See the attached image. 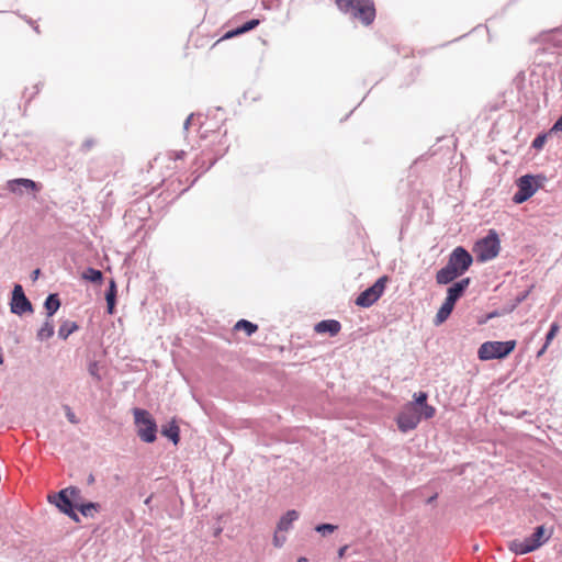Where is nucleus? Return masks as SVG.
Wrapping results in <instances>:
<instances>
[{"instance_id":"nucleus-1","label":"nucleus","mask_w":562,"mask_h":562,"mask_svg":"<svg viewBox=\"0 0 562 562\" xmlns=\"http://www.w3.org/2000/svg\"><path fill=\"white\" fill-rule=\"evenodd\" d=\"M552 532L547 531L544 526H538L535 531L525 539H514L509 542V550L518 555H524L539 549L551 537Z\"/></svg>"},{"instance_id":"nucleus-2","label":"nucleus","mask_w":562,"mask_h":562,"mask_svg":"<svg viewBox=\"0 0 562 562\" xmlns=\"http://www.w3.org/2000/svg\"><path fill=\"white\" fill-rule=\"evenodd\" d=\"M338 8L351 18L369 25L375 18V8L372 0H336Z\"/></svg>"},{"instance_id":"nucleus-3","label":"nucleus","mask_w":562,"mask_h":562,"mask_svg":"<svg viewBox=\"0 0 562 562\" xmlns=\"http://www.w3.org/2000/svg\"><path fill=\"white\" fill-rule=\"evenodd\" d=\"M470 278H464L458 282L452 283V285L448 288L445 302L438 310L435 317L436 325H440L448 319L454 308L456 303L459 301V299L462 297L465 290L470 285Z\"/></svg>"},{"instance_id":"nucleus-4","label":"nucleus","mask_w":562,"mask_h":562,"mask_svg":"<svg viewBox=\"0 0 562 562\" xmlns=\"http://www.w3.org/2000/svg\"><path fill=\"white\" fill-rule=\"evenodd\" d=\"M133 415L140 440L147 443L154 442L157 438V424L150 413L143 408H134Z\"/></svg>"},{"instance_id":"nucleus-5","label":"nucleus","mask_w":562,"mask_h":562,"mask_svg":"<svg viewBox=\"0 0 562 562\" xmlns=\"http://www.w3.org/2000/svg\"><path fill=\"white\" fill-rule=\"evenodd\" d=\"M501 250V241L495 231L490 233L474 245V252L480 262H486L497 257Z\"/></svg>"},{"instance_id":"nucleus-6","label":"nucleus","mask_w":562,"mask_h":562,"mask_svg":"<svg viewBox=\"0 0 562 562\" xmlns=\"http://www.w3.org/2000/svg\"><path fill=\"white\" fill-rule=\"evenodd\" d=\"M515 347V340L485 341L480 346L477 356L481 360L503 359L507 357Z\"/></svg>"},{"instance_id":"nucleus-7","label":"nucleus","mask_w":562,"mask_h":562,"mask_svg":"<svg viewBox=\"0 0 562 562\" xmlns=\"http://www.w3.org/2000/svg\"><path fill=\"white\" fill-rule=\"evenodd\" d=\"M386 282V276L379 278L371 286L358 295L356 304L361 307H370L373 305L383 294Z\"/></svg>"},{"instance_id":"nucleus-8","label":"nucleus","mask_w":562,"mask_h":562,"mask_svg":"<svg viewBox=\"0 0 562 562\" xmlns=\"http://www.w3.org/2000/svg\"><path fill=\"white\" fill-rule=\"evenodd\" d=\"M48 501L54 504L61 513L67 515L70 519H72L75 522H79L80 518L78 514L76 513V506L72 503V499H70L69 495L67 494V491L65 488L60 490L58 493L54 494L53 496H48Z\"/></svg>"},{"instance_id":"nucleus-9","label":"nucleus","mask_w":562,"mask_h":562,"mask_svg":"<svg viewBox=\"0 0 562 562\" xmlns=\"http://www.w3.org/2000/svg\"><path fill=\"white\" fill-rule=\"evenodd\" d=\"M420 423V415L413 405L405 404L396 417V424L402 432L415 429Z\"/></svg>"},{"instance_id":"nucleus-10","label":"nucleus","mask_w":562,"mask_h":562,"mask_svg":"<svg viewBox=\"0 0 562 562\" xmlns=\"http://www.w3.org/2000/svg\"><path fill=\"white\" fill-rule=\"evenodd\" d=\"M538 186L535 184V177L531 175L521 176L517 180V191L513 196L516 204H521L530 199L537 191Z\"/></svg>"},{"instance_id":"nucleus-11","label":"nucleus","mask_w":562,"mask_h":562,"mask_svg":"<svg viewBox=\"0 0 562 562\" xmlns=\"http://www.w3.org/2000/svg\"><path fill=\"white\" fill-rule=\"evenodd\" d=\"M472 262L473 258L471 254L461 246L454 248L448 259V263L456 268L460 276L468 271Z\"/></svg>"},{"instance_id":"nucleus-12","label":"nucleus","mask_w":562,"mask_h":562,"mask_svg":"<svg viewBox=\"0 0 562 562\" xmlns=\"http://www.w3.org/2000/svg\"><path fill=\"white\" fill-rule=\"evenodd\" d=\"M32 304L25 296L22 285L15 284L12 291L11 312L22 315L25 312H32Z\"/></svg>"},{"instance_id":"nucleus-13","label":"nucleus","mask_w":562,"mask_h":562,"mask_svg":"<svg viewBox=\"0 0 562 562\" xmlns=\"http://www.w3.org/2000/svg\"><path fill=\"white\" fill-rule=\"evenodd\" d=\"M7 188L12 193L21 195L24 191L38 192L42 189V186L31 179L18 178L9 180L7 182Z\"/></svg>"},{"instance_id":"nucleus-14","label":"nucleus","mask_w":562,"mask_h":562,"mask_svg":"<svg viewBox=\"0 0 562 562\" xmlns=\"http://www.w3.org/2000/svg\"><path fill=\"white\" fill-rule=\"evenodd\" d=\"M460 277L459 272L456 268L451 267L448 262L447 265L437 271L436 281L438 284H449L453 280Z\"/></svg>"},{"instance_id":"nucleus-15","label":"nucleus","mask_w":562,"mask_h":562,"mask_svg":"<svg viewBox=\"0 0 562 562\" xmlns=\"http://www.w3.org/2000/svg\"><path fill=\"white\" fill-rule=\"evenodd\" d=\"M314 329L318 334L327 333L330 336H336L340 331L341 325L336 319H325L317 323Z\"/></svg>"},{"instance_id":"nucleus-16","label":"nucleus","mask_w":562,"mask_h":562,"mask_svg":"<svg viewBox=\"0 0 562 562\" xmlns=\"http://www.w3.org/2000/svg\"><path fill=\"white\" fill-rule=\"evenodd\" d=\"M299 519V513L294 509L288 510L278 522V531H288L291 529L293 521Z\"/></svg>"},{"instance_id":"nucleus-17","label":"nucleus","mask_w":562,"mask_h":562,"mask_svg":"<svg viewBox=\"0 0 562 562\" xmlns=\"http://www.w3.org/2000/svg\"><path fill=\"white\" fill-rule=\"evenodd\" d=\"M116 293H117L116 283L112 279L110 281L109 289L106 290V293H105L106 310H108L109 314L114 313V308H115V304H116Z\"/></svg>"},{"instance_id":"nucleus-18","label":"nucleus","mask_w":562,"mask_h":562,"mask_svg":"<svg viewBox=\"0 0 562 562\" xmlns=\"http://www.w3.org/2000/svg\"><path fill=\"white\" fill-rule=\"evenodd\" d=\"M258 25H259V20H257V19L249 20L246 23L241 24L240 26L227 32L226 35L224 36V38H229V37H233L236 35L247 33V32L256 29Z\"/></svg>"},{"instance_id":"nucleus-19","label":"nucleus","mask_w":562,"mask_h":562,"mask_svg":"<svg viewBox=\"0 0 562 562\" xmlns=\"http://www.w3.org/2000/svg\"><path fill=\"white\" fill-rule=\"evenodd\" d=\"M161 434L162 436L170 439L175 445H177L180 440V429L175 422L164 426L161 429Z\"/></svg>"},{"instance_id":"nucleus-20","label":"nucleus","mask_w":562,"mask_h":562,"mask_svg":"<svg viewBox=\"0 0 562 562\" xmlns=\"http://www.w3.org/2000/svg\"><path fill=\"white\" fill-rule=\"evenodd\" d=\"M44 306L47 311V316L52 317L60 307V300L58 297V294H49L44 302Z\"/></svg>"},{"instance_id":"nucleus-21","label":"nucleus","mask_w":562,"mask_h":562,"mask_svg":"<svg viewBox=\"0 0 562 562\" xmlns=\"http://www.w3.org/2000/svg\"><path fill=\"white\" fill-rule=\"evenodd\" d=\"M77 509L85 517L93 518L94 514L101 509V505L99 503H93V502L81 503L80 505H78Z\"/></svg>"},{"instance_id":"nucleus-22","label":"nucleus","mask_w":562,"mask_h":562,"mask_svg":"<svg viewBox=\"0 0 562 562\" xmlns=\"http://www.w3.org/2000/svg\"><path fill=\"white\" fill-rule=\"evenodd\" d=\"M81 278L86 281L98 284L102 282L103 273L102 271L90 267L82 272Z\"/></svg>"},{"instance_id":"nucleus-23","label":"nucleus","mask_w":562,"mask_h":562,"mask_svg":"<svg viewBox=\"0 0 562 562\" xmlns=\"http://www.w3.org/2000/svg\"><path fill=\"white\" fill-rule=\"evenodd\" d=\"M78 329V325L76 322L65 321L58 329V336L61 339H67L69 335L75 333Z\"/></svg>"},{"instance_id":"nucleus-24","label":"nucleus","mask_w":562,"mask_h":562,"mask_svg":"<svg viewBox=\"0 0 562 562\" xmlns=\"http://www.w3.org/2000/svg\"><path fill=\"white\" fill-rule=\"evenodd\" d=\"M236 330H244L247 336H251L258 329V326L247 319H239L234 327Z\"/></svg>"},{"instance_id":"nucleus-25","label":"nucleus","mask_w":562,"mask_h":562,"mask_svg":"<svg viewBox=\"0 0 562 562\" xmlns=\"http://www.w3.org/2000/svg\"><path fill=\"white\" fill-rule=\"evenodd\" d=\"M53 335H54V325L52 324V322L46 321L42 325L40 330L37 331V338L40 340H46V339L50 338Z\"/></svg>"},{"instance_id":"nucleus-26","label":"nucleus","mask_w":562,"mask_h":562,"mask_svg":"<svg viewBox=\"0 0 562 562\" xmlns=\"http://www.w3.org/2000/svg\"><path fill=\"white\" fill-rule=\"evenodd\" d=\"M414 401L408 402L407 405H413V407L418 411L419 407L427 404L428 394L426 392H418L414 394Z\"/></svg>"},{"instance_id":"nucleus-27","label":"nucleus","mask_w":562,"mask_h":562,"mask_svg":"<svg viewBox=\"0 0 562 562\" xmlns=\"http://www.w3.org/2000/svg\"><path fill=\"white\" fill-rule=\"evenodd\" d=\"M65 491H67V494L69 495L70 499H72L75 506L78 507V505L81 504V491L76 486L66 487Z\"/></svg>"},{"instance_id":"nucleus-28","label":"nucleus","mask_w":562,"mask_h":562,"mask_svg":"<svg viewBox=\"0 0 562 562\" xmlns=\"http://www.w3.org/2000/svg\"><path fill=\"white\" fill-rule=\"evenodd\" d=\"M418 414L420 415V420L424 419H430L436 414V408L431 405L425 404L422 407L418 408Z\"/></svg>"},{"instance_id":"nucleus-29","label":"nucleus","mask_w":562,"mask_h":562,"mask_svg":"<svg viewBox=\"0 0 562 562\" xmlns=\"http://www.w3.org/2000/svg\"><path fill=\"white\" fill-rule=\"evenodd\" d=\"M338 529V526L333 524H319L315 527V530L321 533L323 537H326L330 533H333L335 530Z\"/></svg>"},{"instance_id":"nucleus-30","label":"nucleus","mask_w":562,"mask_h":562,"mask_svg":"<svg viewBox=\"0 0 562 562\" xmlns=\"http://www.w3.org/2000/svg\"><path fill=\"white\" fill-rule=\"evenodd\" d=\"M558 331H559V325L557 323H552L549 331L546 335L544 348H548V346L550 345L551 340L555 337Z\"/></svg>"},{"instance_id":"nucleus-31","label":"nucleus","mask_w":562,"mask_h":562,"mask_svg":"<svg viewBox=\"0 0 562 562\" xmlns=\"http://www.w3.org/2000/svg\"><path fill=\"white\" fill-rule=\"evenodd\" d=\"M88 372L97 381L101 380V375L99 374V363L97 361H90L88 366Z\"/></svg>"},{"instance_id":"nucleus-32","label":"nucleus","mask_w":562,"mask_h":562,"mask_svg":"<svg viewBox=\"0 0 562 562\" xmlns=\"http://www.w3.org/2000/svg\"><path fill=\"white\" fill-rule=\"evenodd\" d=\"M546 140H547V135L540 134L532 140V147L536 149H541L543 147Z\"/></svg>"},{"instance_id":"nucleus-33","label":"nucleus","mask_w":562,"mask_h":562,"mask_svg":"<svg viewBox=\"0 0 562 562\" xmlns=\"http://www.w3.org/2000/svg\"><path fill=\"white\" fill-rule=\"evenodd\" d=\"M64 409H65V414H66L67 419L71 424H78L79 423L77 416L75 415V413L72 412V409L68 405H65Z\"/></svg>"},{"instance_id":"nucleus-34","label":"nucleus","mask_w":562,"mask_h":562,"mask_svg":"<svg viewBox=\"0 0 562 562\" xmlns=\"http://www.w3.org/2000/svg\"><path fill=\"white\" fill-rule=\"evenodd\" d=\"M94 145H95V140L93 138H87L81 144V151L82 153H88Z\"/></svg>"},{"instance_id":"nucleus-35","label":"nucleus","mask_w":562,"mask_h":562,"mask_svg":"<svg viewBox=\"0 0 562 562\" xmlns=\"http://www.w3.org/2000/svg\"><path fill=\"white\" fill-rule=\"evenodd\" d=\"M278 532H279V531L277 530V532L274 533V537H273V544H274L276 547L280 548V547H282V546H283V543L285 542V537H284V536H282V537H281V536H279V535H278Z\"/></svg>"},{"instance_id":"nucleus-36","label":"nucleus","mask_w":562,"mask_h":562,"mask_svg":"<svg viewBox=\"0 0 562 562\" xmlns=\"http://www.w3.org/2000/svg\"><path fill=\"white\" fill-rule=\"evenodd\" d=\"M551 132H562V115L553 124Z\"/></svg>"},{"instance_id":"nucleus-37","label":"nucleus","mask_w":562,"mask_h":562,"mask_svg":"<svg viewBox=\"0 0 562 562\" xmlns=\"http://www.w3.org/2000/svg\"><path fill=\"white\" fill-rule=\"evenodd\" d=\"M348 548H349V547H348L347 544H346V546H342L341 548H339V550H338V557H339V558H344V557L346 555V552H347Z\"/></svg>"},{"instance_id":"nucleus-38","label":"nucleus","mask_w":562,"mask_h":562,"mask_svg":"<svg viewBox=\"0 0 562 562\" xmlns=\"http://www.w3.org/2000/svg\"><path fill=\"white\" fill-rule=\"evenodd\" d=\"M192 120H193V114H190V115L187 117V120L184 121V124H183V128H184V130H188V128H189V126H190V124H191Z\"/></svg>"},{"instance_id":"nucleus-39","label":"nucleus","mask_w":562,"mask_h":562,"mask_svg":"<svg viewBox=\"0 0 562 562\" xmlns=\"http://www.w3.org/2000/svg\"><path fill=\"white\" fill-rule=\"evenodd\" d=\"M40 273H41V270H40V269H35V270L31 273V279H32L33 281H36V280H37V278H38V276H40Z\"/></svg>"},{"instance_id":"nucleus-40","label":"nucleus","mask_w":562,"mask_h":562,"mask_svg":"<svg viewBox=\"0 0 562 562\" xmlns=\"http://www.w3.org/2000/svg\"><path fill=\"white\" fill-rule=\"evenodd\" d=\"M437 495H432L427 499L428 504H431L436 499Z\"/></svg>"},{"instance_id":"nucleus-41","label":"nucleus","mask_w":562,"mask_h":562,"mask_svg":"<svg viewBox=\"0 0 562 562\" xmlns=\"http://www.w3.org/2000/svg\"><path fill=\"white\" fill-rule=\"evenodd\" d=\"M150 501H151V496L147 497V498L145 499V502H144V503H145V505H147V506H148V505L150 504Z\"/></svg>"},{"instance_id":"nucleus-42","label":"nucleus","mask_w":562,"mask_h":562,"mask_svg":"<svg viewBox=\"0 0 562 562\" xmlns=\"http://www.w3.org/2000/svg\"><path fill=\"white\" fill-rule=\"evenodd\" d=\"M547 348H544V346L539 350L538 352V356H541L544 351H546Z\"/></svg>"},{"instance_id":"nucleus-43","label":"nucleus","mask_w":562,"mask_h":562,"mask_svg":"<svg viewBox=\"0 0 562 562\" xmlns=\"http://www.w3.org/2000/svg\"><path fill=\"white\" fill-rule=\"evenodd\" d=\"M297 562H307V559H306V558H304V557H301V558L297 560Z\"/></svg>"},{"instance_id":"nucleus-44","label":"nucleus","mask_w":562,"mask_h":562,"mask_svg":"<svg viewBox=\"0 0 562 562\" xmlns=\"http://www.w3.org/2000/svg\"><path fill=\"white\" fill-rule=\"evenodd\" d=\"M3 361H4V359H3L2 355L0 353V364H2Z\"/></svg>"},{"instance_id":"nucleus-45","label":"nucleus","mask_w":562,"mask_h":562,"mask_svg":"<svg viewBox=\"0 0 562 562\" xmlns=\"http://www.w3.org/2000/svg\"><path fill=\"white\" fill-rule=\"evenodd\" d=\"M93 481H94L93 476H92V475H90V476H89V482L91 483V482H93Z\"/></svg>"}]
</instances>
